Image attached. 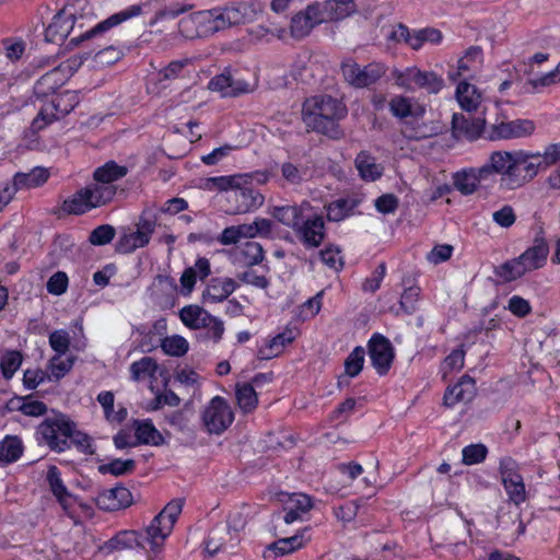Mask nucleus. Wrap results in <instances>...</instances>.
Masks as SVG:
<instances>
[{
    "mask_svg": "<svg viewBox=\"0 0 560 560\" xmlns=\"http://www.w3.org/2000/svg\"><path fill=\"white\" fill-rule=\"evenodd\" d=\"M490 179L487 164L480 167H467L455 172L452 175L453 186L463 196L475 194L481 182Z\"/></svg>",
    "mask_w": 560,
    "mask_h": 560,
    "instance_id": "a211bd4d",
    "label": "nucleus"
},
{
    "mask_svg": "<svg viewBox=\"0 0 560 560\" xmlns=\"http://www.w3.org/2000/svg\"><path fill=\"white\" fill-rule=\"evenodd\" d=\"M48 179V172L43 167H34L28 173H16L13 177L12 184H5L0 187V191H4L7 188H12L13 191L11 198L14 196L16 190L22 188L37 187L44 184Z\"/></svg>",
    "mask_w": 560,
    "mask_h": 560,
    "instance_id": "cd10ccee",
    "label": "nucleus"
},
{
    "mask_svg": "<svg viewBox=\"0 0 560 560\" xmlns=\"http://www.w3.org/2000/svg\"><path fill=\"white\" fill-rule=\"evenodd\" d=\"M137 444L161 445L164 443L162 434L150 421H135Z\"/></svg>",
    "mask_w": 560,
    "mask_h": 560,
    "instance_id": "4c0bfd02",
    "label": "nucleus"
},
{
    "mask_svg": "<svg viewBox=\"0 0 560 560\" xmlns=\"http://www.w3.org/2000/svg\"><path fill=\"white\" fill-rule=\"evenodd\" d=\"M182 322L191 329H201L207 326L211 314L198 305H188L180 310Z\"/></svg>",
    "mask_w": 560,
    "mask_h": 560,
    "instance_id": "473e14b6",
    "label": "nucleus"
},
{
    "mask_svg": "<svg viewBox=\"0 0 560 560\" xmlns=\"http://www.w3.org/2000/svg\"><path fill=\"white\" fill-rule=\"evenodd\" d=\"M347 113L338 100L329 95H318L307 98L303 104L302 118L307 128L313 131L338 139L341 135L337 120Z\"/></svg>",
    "mask_w": 560,
    "mask_h": 560,
    "instance_id": "f03ea898",
    "label": "nucleus"
},
{
    "mask_svg": "<svg viewBox=\"0 0 560 560\" xmlns=\"http://www.w3.org/2000/svg\"><path fill=\"white\" fill-rule=\"evenodd\" d=\"M140 12H141L140 5H131L130 8H128L125 11H120L118 13L113 14L108 19L98 23L97 25H95L91 30L86 31L85 33L79 35L78 37L71 38L70 42L78 45L79 43H81L83 40L93 38L100 34L108 31L109 28L120 24L121 22H124L130 18L139 15Z\"/></svg>",
    "mask_w": 560,
    "mask_h": 560,
    "instance_id": "412c9836",
    "label": "nucleus"
},
{
    "mask_svg": "<svg viewBox=\"0 0 560 560\" xmlns=\"http://www.w3.org/2000/svg\"><path fill=\"white\" fill-rule=\"evenodd\" d=\"M485 139L488 141L510 140L506 121L487 125Z\"/></svg>",
    "mask_w": 560,
    "mask_h": 560,
    "instance_id": "0e129e2a",
    "label": "nucleus"
},
{
    "mask_svg": "<svg viewBox=\"0 0 560 560\" xmlns=\"http://www.w3.org/2000/svg\"><path fill=\"white\" fill-rule=\"evenodd\" d=\"M22 453V441L18 436L9 435L0 442V463H13L21 457Z\"/></svg>",
    "mask_w": 560,
    "mask_h": 560,
    "instance_id": "58836bf2",
    "label": "nucleus"
},
{
    "mask_svg": "<svg viewBox=\"0 0 560 560\" xmlns=\"http://www.w3.org/2000/svg\"><path fill=\"white\" fill-rule=\"evenodd\" d=\"M303 546V538L300 535H294L287 538H281L275 541L270 549H272L276 555L284 556L290 552L295 551L296 549Z\"/></svg>",
    "mask_w": 560,
    "mask_h": 560,
    "instance_id": "8fccbe9b",
    "label": "nucleus"
},
{
    "mask_svg": "<svg viewBox=\"0 0 560 560\" xmlns=\"http://www.w3.org/2000/svg\"><path fill=\"white\" fill-rule=\"evenodd\" d=\"M126 166L118 165L114 161L105 163L94 172L95 184L112 186L110 183L122 178L127 174Z\"/></svg>",
    "mask_w": 560,
    "mask_h": 560,
    "instance_id": "72a5a7b5",
    "label": "nucleus"
},
{
    "mask_svg": "<svg viewBox=\"0 0 560 560\" xmlns=\"http://www.w3.org/2000/svg\"><path fill=\"white\" fill-rule=\"evenodd\" d=\"M242 255L245 257L248 266L258 265L265 258L264 248L257 242H247L242 249Z\"/></svg>",
    "mask_w": 560,
    "mask_h": 560,
    "instance_id": "bf43d9fd",
    "label": "nucleus"
},
{
    "mask_svg": "<svg viewBox=\"0 0 560 560\" xmlns=\"http://www.w3.org/2000/svg\"><path fill=\"white\" fill-rule=\"evenodd\" d=\"M136 462L133 459H114L108 464L101 465L98 470L102 474H112L114 476H122L133 471Z\"/></svg>",
    "mask_w": 560,
    "mask_h": 560,
    "instance_id": "de8ad7c7",
    "label": "nucleus"
},
{
    "mask_svg": "<svg viewBox=\"0 0 560 560\" xmlns=\"http://www.w3.org/2000/svg\"><path fill=\"white\" fill-rule=\"evenodd\" d=\"M355 167L364 180L374 182L383 175V166L366 151H361L355 158Z\"/></svg>",
    "mask_w": 560,
    "mask_h": 560,
    "instance_id": "7c9ffc66",
    "label": "nucleus"
},
{
    "mask_svg": "<svg viewBox=\"0 0 560 560\" xmlns=\"http://www.w3.org/2000/svg\"><path fill=\"white\" fill-rule=\"evenodd\" d=\"M191 9V5H182L178 3L172 4L167 8H164L155 13V16L150 21V26H154L156 23L166 20V19H175L179 14H183Z\"/></svg>",
    "mask_w": 560,
    "mask_h": 560,
    "instance_id": "680f3d73",
    "label": "nucleus"
},
{
    "mask_svg": "<svg viewBox=\"0 0 560 560\" xmlns=\"http://www.w3.org/2000/svg\"><path fill=\"white\" fill-rule=\"evenodd\" d=\"M525 273H527L526 268L518 257L505 261L495 269V275L505 282L517 280Z\"/></svg>",
    "mask_w": 560,
    "mask_h": 560,
    "instance_id": "79ce46f5",
    "label": "nucleus"
},
{
    "mask_svg": "<svg viewBox=\"0 0 560 560\" xmlns=\"http://www.w3.org/2000/svg\"><path fill=\"white\" fill-rule=\"evenodd\" d=\"M115 195V186L91 184L65 200L62 209L69 214H83L93 208L108 203Z\"/></svg>",
    "mask_w": 560,
    "mask_h": 560,
    "instance_id": "20e7f679",
    "label": "nucleus"
},
{
    "mask_svg": "<svg viewBox=\"0 0 560 560\" xmlns=\"http://www.w3.org/2000/svg\"><path fill=\"white\" fill-rule=\"evenodd\" d=\"M47 480L52 493L58 498L60 502H63L69 497V492L63 485L60 478V471L56 466L49 467L47 471Z\"/></svg>",
    "mask_w": 560,
    "mask_h": 560,
    "instance_id": "3c124183",
    "label": "nucleus"
},
{
    "mask_svg": "<svg viewBox=\"0 0 560 560\" xmlns=\"http://www.w3.org/2000/svg\"><path fill=\"white\" fill-rule=\"evenodd\" d=\"M389 110L393 116L404 119L407 117L417 118L422 116L423 108L418 107L416 109L412 108L411 100L401 95H396L389 101Z\"/></svg>",
    "mask_w": 560,
    "mask_h": 560,
    "instance_id": "e433bc0d",
    "label": "nucleus"
},
{
    "mask_svg": "<svg viewBox=\"0 0 560 560\" xmlns=\"http://www.w3.org/2000/svg\"><path fill=\"white\" fill-rule=\"evenodd\" d=\"M145 544H148L145 540V529L141 533L136 530H121L107 540L101 547V550L109 553L133 547L144 548Z\"/></svg>",
    "mask_w": 560,
    "mask_h": 560,
    "instance_id": "393cba45",
    "label": "nucleus"
},
{
    "mask_svg": "<svg viewBox=\"0 0 560 560\" xmlns=\"http://www.w3.org/2000/svg\"><path fill=\"white\" fill-rule=\"evenodd\" d=\"M178 27L187 38L208 37L218 33L213 9L198 11L182 19Z\"/></svg>",
    "mask_w": 560,
    "mask_h": 560,
    "instance_id": "4468645a",
    "label": "nucleus"
},
{
    "mask_svg": "<svg viewBox=\"0 0 560 560\" xmlns=\"http://www.w3.org/2000/svg\"><path fill=\"white\" fill-rule=\"evenodd\" d=\"M295 235L305 248H317L325 238V223L320 215L302 217L294 229Z\"/></svg>",
    "mask_w": 560,
    "mask_h": 560,
    "instance_id": "dca6fc26",
    "label": "nucleus"
},
{
    "mask_svg": "<svg viewBox=\"0 0 560 560\" xmlns=\"http://www.w3.org/2000/svg\"><path fill=\"white\" fill-rule=\"evenodd\" d=\"M47 291L55 295H61L67 291L68 277L63 271H57L47 281Z\"/></svg>",
    "mask_w": 560,
    "mask_h": 560,
    "instance_id": "338daca9",
    "label": "nucleus"
},
{
    "mask_svg": "<svg viewBox=\"0 0 560 560\" xmlns=\"http://www.w3.org/2000/svg\"><path fill=\"white\" fill-rule=\"evenodd\" d=\"M395 82L405 90L413 91L418 88L430 94L439 93L444 86L442 77L433 71H422L417 67L395 72Z\"/></svg>",
    "mask_w": 560,
    "mask_h": 560,
    "instance_id": "1a4fd4ad",
    "label": "nucleus"
},
{
    "mask_svg": "<svg viewBox=\"0 0 560 560\" xmlns=\"http://www.w3.org/2000/svg\"><path fill=\"white\" fill-rule=\"evenodd\" d=\"M22 363V354L20 351H8L2 358L0 368L4 378L9 380Z\"/></svg>",
    "mask_w": 560,
    "mask_h": 560,
    "instance_id": "603ef678",
    "label": "nucleus"
},
{
    "mask_svg": "<svg viewBox=\"0 0 560 560\" xmlns=\"http://www.w3.org/2000/svg\"><path fill=\"white\" fill-rule=\"evenodd\" d=\"M490 178L499 176V187L504 191H513L529 184L544 165L540 153L525 150L492 151L487 161Z\"/></svg>",
    "mask_w": 560,
    "mask_h": 560,
    "instance_id": "f257e3e1",
    "label": "nucleus"
},
{
    "mask_svg": "<svg viewBox=\"0 0 560 560\" xmlns=\"http://www.w3.org/2000/svg\"><path fill=\"white\" fill-rule=\"evenodd\" d=\"M70 446L74 445L77 450L85 455L94 454L92 439L84 432L77 430L75 423L72 421L71 433L69 434Z\"/></svg>",
    "mask_w": 560,
    "mask_h": 560,
    "instance_id": "a18cd8bd",
    "label": "nucleus"
},
{
    "mask_svg": "<svg viewBox=\"0 0 560 560\" xmlns=\"http://www.w3.org/2000/svg\"><path fill=\"white\" fill-rule=\"evenodd\" d=\"M158 370L156 361L151 357H144L130 365L131 378L139 382L145 377H151Z\"/></svg>",
    "mask_w": 560,
    "mask_h": 560,
    "instance_id": "37998d69",
    "label": "nucleus"
},
{
    "mask_svg": "<svg viewBox=\"0 0 560 560\" xmlns=\"http://www.w3.org/2000/svg\"><path fill=\"white\" fill-rule=\"evenodd\" d=\"M72 420L63 413L45 419L37 429V434L55 452H65L70 448L69 434Z\"/></svg>",
    "mask_w": 560,
    "mask_h": 560,
    "instance_id": "0eeeda50",
    "label": "nucleus"
},
{
    "mask_svg": "<svg viewBox=\"0 0 560 560\" xmlns=\"http://www.w3.org/2000/svg\"><path fill=\"white\" fill-rule=\"evenodd\" d=\"M49 345L57 354H66L70 347V336L67 330L58 329L49 335Z\"/></svg>",
    "mask_w": 560,
    "mask_h": 560,
    "instance_id": "13d9d810",
    "label": "nucleus"
},
{
    "mask_svg": "<svg viewBox=\"0 0 560 560\" xmlns=\"http://www.w3.org/2000/svg\"><path fill=\"white\" fill-rule=\"evenodd\" d=\"M549 254V245L540 232L523 254L518 256L527 272L540 269L545 266Z\"/></svg>",
    "mask_w": 560,
    "mask_h": 560,
    "instance_id": "aec40b11",
    "label": "nucleus"
},
{
    "mask_svg": "<svg viewBox=\"0 0 560 560\" xmlns=\"http://www.w3.org/2000/svg\"><path fill=\"white\" fill-rule=\"evenodd\" d=\"M452 131L456 138H465L475 141L479 138L485 139L486 119H468L462 114H454L452 118Z\"/></svg>",
    "mask_w": 560,
    "mask_h": 560,
    "instance_id": "6ab92c4d",
    "label": "nucleus"
},
{
    "mask_svg": "<svg viewBox=\"0 0 560 560\" xmlns=\"http://www.w3.org/2000/svg\"><path fill=\"white\" fill-rule=\"evenodd\" d=\"M320 260L330 269L340 270L343 266L342 257L338 247L328 246L319 252Z\"/></svg>",
    "mask_w": 560,
    "mask_h": 560,
    "instance_id": "052dcab7",
    "label": "nucleus"
},
{
    "mask_svg": "<svg viewBox=\"0 0 560 560\" xmlns=\"http://www.w3.org/2000/svg\"><path fill=\"white\" fill-rule=\"evenodd\" d=\"M341 71L350 85L363 89L375 84L386 73V67L380 62H371L361 67L359 63L348 60L342 62Z\"/></svg>",
    "mask_w": 560,
    "mask_h": 560,
    "instance_id": "9b49d317",
    "label": "nucleus"
},
{
    "mask_svg": "<svg viewBox=\"0 0 560 560\" xmlns=\"http://www.w3.org/2000/svg\"><path fill=\"white\" fill-rule=\"evenodd\" d=\"M183 505L184 501L182 499L171 501L145 527V540L152 551L156 552L162 548L165 539L173 530Z\"/></svg>",
    "mask_w": 560,
    "mask_h": 560,
    "instance_id": "423d86ee",
    "label": "nucleus"
},
{
    "mask_svg": "<svg viewBox=\"0 0 560 560\" xmlns=\"http://www.w3.org/2000/svg\"><path fill=\"white\" fill-rule=\"evenodd\" d=\"M318 8V15L323 19V23L327 21L342 20L349 16L354 10V3L343 0H327L324 3H314Z\"/></svg>",
    "mask_w": 560,
    "mask_h": 560,
    "instance_id": "c85d7f7f",
    "label": "nucleus"
},
{
    "mask_svg": "<svg viewBox=\"0 0 560 560\" xmlns=\"http://www.w3.org/2000/svg\"><path fill=\"white\" fill-rule=\"evenodd\" d=\"M455 95L459 106L466 112L477 110L481 103V94L477 88L466 81L458 83Z\"/></svg>",
    "mask_w": 560,
    "mask_h": 560,
    "instance_id": "2f4dec72",
    "label": "nucleus"
},
{
    "mask_svg": "<svg viewBox=\"0 0 560 560\" xmlns=\"http://www.w3.org/2000/svg\"><path fill=\"white\" fill-rule=\"evenodd\" d=\"M218 32L254 22L262 13L258 2H242L234 7L213 9Z\"/></svg>",
    "mask_w": 560,
    "mask_h": 560,
    "instance_id": "6e6552de",
    "label": "nucleus"
},
{
    "mask_svg": "<svg viewBox=\"0 0 560 560\" xmlns=\"http://www.w3.org/2000/svg\"><path fill=\"white\" fill-rule=\"evenodd\" d=\"M237 288L232 278H212L202 292V300L219 303L226 300Z\"/></svg>",
    "mask_w": 560,
    "mask_h": 560,
    "instance_id": "bb28decb",
    "label": "nucleus"
},
{
    "mask_svg": "<svg viewBox=\"0 0 560 560\" xmlns=\"http://www.w3.org/2000/svg\"><path fill=\"white\" fill-rule=\"evenodd\" d=\"M353 205L347 199H338L327 206V218L329 221H341L352 211Z\"/></svg>",
    "mask_w": 560,
    "mask_h": 560,
    "instance_id": "5fc2aeb1",
    "label": "nucleus"
},
{
    "mask_svg": "<svg viewBox=\"0 0 560 560\" xmlns=\"http://www.w3.org/2000/svg\"><path fill=\"white\" fill-rule=\"evenodd\" d=\"M161 348L167 355L183 357L187 353L189 346L184 337L179 335H173L161 340Z\"/></svg>",
    "mask_w": 560,
    "mask_h": 560,
    "instance_id": "c03bdc74",
    "label": "nucleus"
},
{
    "mask_svg": "<svg viewBox=\"0 0 560 560\" xmlns=\"http://www.w3.org/2000/svg\"><path fill=\"white\" fill-rule=\"evenodd\" d=\"M510 139L530 136L535 130L534 121L529 119H515L506 121Z\"/></svg>",
    "mask_w": 560,
    "mask_h": 560,
    "instance_id": "864d4df0",
    "label": "nucleus"
},
{
    "mask_svg": "<svg viewBox=\"0 0 560 560\" xmlns=\"http://www.w3.org/2000/svg\"><path fill=\"white\" fill-rule=\"evenodd\" d=\"M499 472L509 501L515 505L524 503L527 493L517 463L512 457H503L500 460Z\"/></svg>",
    "mask_w": 560,
    "mask_h": 560,
    "instance_id": "ddd939ff",
    "label": "nucleus"
},
{
    "mask_svg": "<svg viewBox=\"0 0 560 560\" xmlns=\"http://www.w3.org/2000/svg\"><path fill=\"white\" fill-rule=\"evenodd\" d=\"M252 178L249 174L210 177L208 186L220 191H231L228 198L232 203L230 213H248L260 208L265 201V197L252 187Z\"/></svg>",
    "mask_w": 560,
    "mask_h": 560,
    "instance_id": "7ed1b4c3",
    "label": "nucleus"
},
{
    "mask_svg": "<svg viewBox=\"0 0 560 560\" xmlns=\"http://www.w3.org/2000/svg\"><path fill=\"white\" fill-rule=\"evenodd\" d=\"M476 395V383L475 380L468 375L460 377L459 382L446 389L443 400L447 407H453L457 402L470 401Z\"/></svg>",
    "mask_w": 560,
    "mask_h": 560,
    "instance_id": "a878e982",
    "label": "nucleus"
},
{
    "mask_svg": "<svg viewBox=\"0 0 560 560\" xmlns=\"http://www.w3.org/2000/svg\"><path fill=\"white\" fill-rule=\"evenodd\" d=\"M121 51L113 46H108L94 56V60L100 66H110L121 58Z\"/></svg>",
    "mask_w": 560,
    "mask_h": 560,
    "instance_id": "774afa93",
    "label": "nucleus"
},
{
    "mask_svg": "<svg viewBox=\"0 0 560 560\" xmlns=\"http://www.w3.org/2000/svg\"><path fill=\"white\" fill-rule=\"evenodd\" d=\"M318 12L317 5L313 3L307 5L304 11L296 13L291 20L292 36L298 39L304 38L316 25L323 23Z\"/></svg>",
    "mask_w": 560,
    "mask_h": 560,
    "instance_id": "5701e85b",
    "label": "nucleus"
},
{
    "mask_svg": "<svg viewBox=\"0 0 560 560\" xmlns=\"http://www.w3.org/2000/svg\"><path fill=\"white\" fill-rule=\"evenodd\" d=\"M388 39L397 43H406L412 49L418 50L425 42L438 44L442 39V33L433 27H427L410 33L408 27L401 23L394 27L388 35Z\"/></svg>",
    "mask_w": 560,
    "mask_h": 560,
    "instance_id": "2eb2a0df",
    "label": "nucleus"
},
{
    "mask_svg": "<svg viewBox=\"0 0 560 560\" xmlns=\"http://www.w3.org/2000/svg\"><path fill=\"white\" fill-rule=\"evenodd\" d=\"M305 207L308 208L310 205L303 203L301 206L294 205L276 207L272 211V215L282 224L294 230L303 217V210Z\"/></svg>",
    "mask_w": 560,
    "mask_h": 560,
    "instance_id": "f704fd0d",
    "label": "nucleus"
},
{
    "mask_svg": "<svg viewBox=\"0 0 560 560\" xmlns=\"http://www.w3.org/2000/svg\"><path fill=\"white\" fill-rule=\"evenodd\" d=\"M296 335L295 329L287 327L258 350V358L260 360H270L278 357L283 351L285 345L291 343L296 338Z\"/></svg>",
    "mask_w": 560,
    "mask_h": 560,
    "instance_id": "c756f323",
    "label": "nucleus"
},
{
    "mask_svg": "<svg viewBox=\"0 0 560 560\" xmlns=\"http://www.w3.org/2000/svg\"><path fill=\"white\" fill-rule=\"evenodd\" d=\"M488 450L483 444H471L463 448V463L475 465L485 460Z\"/></svg>",
    "mask_w": 560,
    "mask_h": 560,
    "instance_id": "4d7b16f0",
    "label": "nucleus"
},
{
    "mask_svg": "<svg viewBox=\"0 0 560 560\" xmlns=\"http://www.w3.org/2000/svg\"><path fill=\"white\" fill-rule=\"evenodd\" d=\"M62 83L60 68H55L39 78L35 84V92L38 95H48L55 93Z\"/></svg>",
    "mask_w": 560,
    "mask_h": 560,
    "instance_id": "ea45409f",
    "label": "nucleus"
},
{
    "mask_svg": "<svg viewBox=\"0 0 560 560\" xmlns=\"http://www.w3.org/2000/svg\"><path fill=\"white\" fill-rule=\"evenodd\" d=\"M116 231L112 225L103 224L95 228L89 236L91 244L102 246L110 243L115 237Z\"/></svg>",
    "mask_w": 560,
    "mask_h": 560,
    "instance_id": "6e6d98bb",
    "label": "nucleus"
},
{
    "mask_svg": "<svg viewBox=\"0 0 560 560\" xmlns=\"http://www.w3.org/2000/svg\"><path fill=\"white\" fill-rule=\"evenodd\" d=\"M369 355L377 373L385 375L394 360V349L390 341L383 335L374 334L369 341Z\"/></svg>",
    "mask_w": 560,
    "mask_h": 560,
    "instance_id": "f3484780",
    "label": "nucleus"
},
{
    "mask_svg": "<svg viewBox=\"0 0 560 560\" xmlns=\"http://www.w3.org/2000/svg\"><path fill=\"white\" fill-rule=\"evenodd\" d=\"M246 525L242 513H234L228 517L226 524L215 525L206 540V551L214 556L219 551L232 550L240 544V532Z\"/></svg>",
    "mask_w": 560,
    "mask_h": 560,
    "instance_id": "39448f33",
    "label": "nucleus"
},
{
    "mask_svg": "<svg viewBox=\"0 0 560 560\" xmlns=\"http://www.w3.org/2000/svg\"><path fill=\"white\" fill-rule=\"evenodd\" d=\"M201 419L209 433L221 434L232 424L234 415L228 401L215 396L205 408Z\"/></svg>",
    "mask_w": 560,
    "mask_h": 560,
    "instance_id": "f8f14e48",
    "label": "nucleus"
},
{
    "mask_svg": "<svg viewBox=\"0 0 560 560\" xmlns=\"http://www.w3.org/2000/svg\"><path fill=\"white\" fill-rule=\"evenodd\" d=\"M79 98L74 92L66 91L55 96L49 104H46L34 118L32 126L36 130L44 129L54 120L65 117L74 109Z\"/></svg>",
    "mask_w": 560,
    "mask_h": 560,
    "instance_id": "9d476101",
    "label": "nucleus"
},
{
    "mask_svg": "<svg viewBox=\"0 0 560 560\" xmlns=\"http://www.w3.org/2000/svg\"><path fill=\"white\" fill-rule=\"evenodd\" d=\"M365 351L362 347H355L345 361L347 375L355 377L362 371Z\"/></svg>",
    "mask_w": 560,
    "mask_h": 560,
    "instance_id": "49530a36",
    "label": "nucleus"
},
{
    "mask_svg": "<svg viewBox=\"0 0 560 560\" xmlns=\"http://www.w3.org/2000/svg\"><path fill=\"white\" fill-rule=\"evenodd\" d=\"M62 355L63 354H56L49 361L50 376L57 381L63 377L73 365V358H62Z\"/></svg>",
    "mask_w": 560,
    "mask_h": 560,
    "instance_id": "09e8293b",
    "label": "nucleus"
},
{
    "mask_svg": "<svg viewBox=\"0 0 560 560\" xmlns=\"http://www.w3.org/2000/svg\"><path fill=\"white\" fill-rule=\"evenodd\" d=\"M96 505L104 511H117L131 503L130 491L121 486L106 489L96 497Z\"/></svg>",
    "mask_w": 560,
    "mask_h": 560,
    "instance_id": "b1692460",
    "label": "nucleus"
},
{
    "mask_svg": "<svg viewBox=\"0 0 560 560\" xmlns=\"http://www.w3.org/2000/svg\"><path fill=\"white\" fill-rule=\"evenodd\" d=\"M236 400L244 412H252L258 404L257 394L249 383L236 385Z\"/></svg>",
    "mask_w": 560,
    "mask_h": 560,
    "instance_id": "a19ab883",
    "label": "nucleus"
},
{
    "mask_svg": "<svg viewBox=\"0 0 560 560\" xmlns=\"http://www.w3.org/2000/svg\"><path fill=\"white\" fill-rule=\"evenodd\" d=\"M208 88L211 91L221 92L223 96H236L247 91L245 86L235 84L230 73H221L212 78Z\"/></svg>",
    "mask_w": 560,
    "mask_h": 560,
    "instance_id": "c9c22d12",
    "label": "nucleus"
},
{
    "mask_svg": "<svg viewBox=\"0 0 560 560\" xmlns=\"http://www.w3.org/2000/svg\"><path fill=\"white\" fill-rule=\"evenodd\" d=\"M492 220L501 228H510L515 223L516 214L511 206L505 205L492 213Z\"/></svg>",
    "mask_w": 560,
    "mask_h": 560,
    "instance_id": "69168bd1",
    "label": "nucleus"
},
{
    "mask_svg": "<svg viewBox=\"0 0 560 560\" xmlns=\"http://www.w3.org/2000/svg\"><path fill=\"white\" fill-rule=\"evenodd\" d=\"M75 16L67 9H61L45 31V39L50 43H62L72 32Z\"/></svg>",
    "mask_w": 560,
    "mask_h": 560,
    "instance_id": "4be33fe9",
    "label": "nucleus"
},
{
    "mask_svg": "<svg viewBox=\"0 0 560 560\" xmlns=\"http://www.w3.org/2000/svg\"><path fill=\"white\" fill-rule=\"evenodd\" d=\"M420 295V288L411 285L405 289L400 298V308L406 314H412L416 311V302Z\"/></svg>",
    "mask_w": 560,
    "mask_h": 560,
    "instance_id": "e2e57ef3",
    "label": "nucleus"
}]
</instances>
